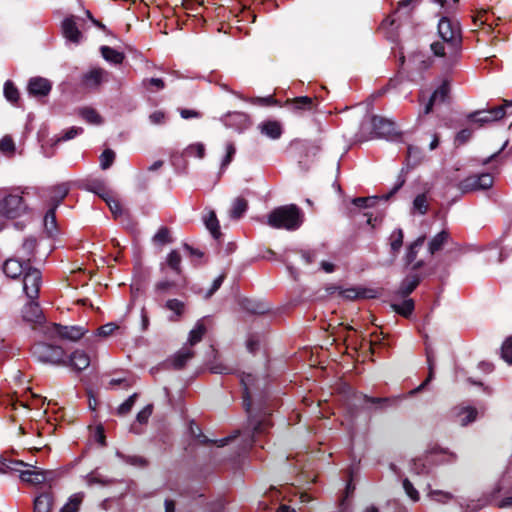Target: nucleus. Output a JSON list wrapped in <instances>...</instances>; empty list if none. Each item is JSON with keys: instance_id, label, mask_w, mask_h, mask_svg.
<instances>
[{"instance_id": "obj_1", "label": "nucleus", "mask_w": 512, "mask_h": 512, "mask_svg": "<svg viewBox=\"0 0 512 512\" xmlns=\"http://www.w3.org/2000/svg\"><path fill=\"white\" fill-rule=\"evenodd\" d=\"M242 386V405L248 415V426L252 437L265 433L272 423L269 419L271 410L267 406L268 393L266 381L250 373H243L240 378Z\"/></svg>"}, {"instance_id": "obj_2", "label": "nucleus", "mask_w": 512, "mask_h": 512, "mask_svg": "<svg viewBox=\"0 0 512 512\" xmlns=\"http://www.w3.org/2000/svg\"><path fill=\"white\" fill-rule=\"evenodd\" d=\"M267 218V224L274 229L296 230L302 224L301 210L295 204L279 206Z\"/></svg>"}, {"instance_id": "obj_3", "label": "nucleus", "mask_w": 512, "mask_h": 512, "mask_svg": "<svg viewBox=\"0 0 512 512\" xmlns=\"http://www.w3.org/2000/svg\"><path fill=\"white\" fill-rule=\"evenodd\" d=\"M438 34L453 52L462 46L461 26L458 21L442 17L438 22Z\"/></svg>"}, {"instance_id": "obj_4", "label": "nucleus", "mask_w": 512, "mask_h": 512, "mask_svg": "<svg viewBox=\"0 0 512 512\" xmlns=\"http://www.w3.org/2000/svg\"><path fill=\"white\" fill-rule=\"evenodd\" d=\"M32 354L43 363L55 365H66L64 360L65 351L61 346L49 344L46 342H37L32 348Z\"/></svg>"}, {"instance_id": "obj_5", "label": "nucleus", "mask_w": 512, "mask_h": 512, "mask_svg": "<svg viewBox=\"0 0 512 512\" xmlns=\"http://www.w3.org/2000/svg\"><path fill=\"white\" fill-rule=\"evenodd\" d=\"M88 333V329L81 325H62L52 323L46 328L45 334L48 338H59L61 340L78 341Z\"/></svg>"}, {"instance_id": "obj_6", "label": "nucleus", "mask_w": 512, "mask_h": 512, "mask_svg": "<svg viewBox=\"0 0 512 512\" xmlns=\"http://www.w3.org/2000/svg\"><path fill=\"white\" fill-rule=\"evenodd\" d=\"M494 179L490 173L470 175L459 182L458 189L463 193L487 190L493 186Z\"/></svg>"}, {"instance_id": "obj_7", "label": "nucleus", "mask_w": 512, "mask_h": 512, "mask_svg": "<svg viewBox=\"0 0 512 512\" xmlns=\"http://www.w3.org/2000/svg\"><path fill=\"white\" fill-rule=\"evenodd\" d=\"M512 106V102L505 101L504 105L496 106L487 110H477L467 115V119L471 122L483 126L486 123L494 122L502 119L506 115V107Z\"/></svg>"}, {"instance_id": "obj_8", "label": "nucleus", "mask_w": 512, "mask_h": 512, "mask_svg": "<svg viewBox=\"0 0 512 512\" xmlns=\"http://www.w3.org/2000/svg\"><path fill=\"white\" fill-rule=\"evenodd\" d=\"M26 208L23 197L18 194H9L0 200V214L6 218H17L26 211Z\"/></svg>"}, {"instance_id": "obj_9", "label": "nucleus", "mask_w": 512, "mask_h": 512, "mask_svg": "<svg viewBox=\"0 0 512 512\" xmlns=\"http://www.w3.org/2000/svg\"><path fill=\"white\" fill-rule=\"evenodd\" d=\"M41 284V271L33 266L26 268L23 275V291L28 299H38Z\"/></svg>"}, {"instance_id": "obj_10", "label": "nucleus", "mask_w": 512, "mask_h": 512, "mask_svg": "<svg viewBox=\"0 0 512 512\" xmlns=\"http://www.w3.org/2000/svg\"><path fill=\"white\" fill-rule=\"evenodd\" d=\"M371 123L372 131L378 138L396 140L401 136V133L396 130L395 123L391 120L375 115L372 117Z\"/></svg>"}, {"instance_id": "obj_11", "label": "nucleus", "mask_w": 512, "mask_h": 512, "mask_svg": "<svg viewBox=\"0 0 512 512\" xmlns=\"http://www.w3.org/2000/svg\"><path fill=\"white\" fill-rule=\"evenodd\" d=\"M21 317L24 322L34 325H41L45 322V316L37 299H29L21 309Z\"/></svg>"}, {"instance_id": "obj_12", "label": "nucleus", "mask_w": 512, "mask_h": 512, "mask_svg": "<svg viewBox=\"0 0 512 512\" xmlns=\"http://www.w3.org/2000/svg\"><path fill=\"white\" fill-rule=\"evenodd\" d=\"M285 106L294 113L304 111H316L318 107V97L298 96L285 101Z\"/></svg>"}, {"instance_id": "obj_13", "label": "nucleus", "mask_w": 512, "mask_h": 512, "mask_svg": "<svg viewBox=\"0 0 512 512\" xmlns=\"http://www.w3.org/2000/svg\"><path fill=\"white\" fill-rule=\"evenodd\" d=\"M28 267H30L29 263L24 262L17 256H13L4 261L2 270L8 278L16 280L24 275Z\"/></svg>"}, {"instance_id": "obj_14", "label": "nucleus", "mask_w": 512, "mask_h": 512, "mask_svg": "<svg viewBox=\"0 0 512 512\" xmlns=\"http://www.w3.org/2000/svg\"><path fill=\"white\" fill-rule=\"evenodd\" d=\"M27 90L28 93L35 98L46 97L52 90V83L44 77H32L28 82Z\"/></svg>"}, {"instance_id": "obj_15", "label": "nucleus", "mask_w": 512, "mask_h": 512, "mask_svg": "<svg viewBox=\"0 0 512 512\" xmlns=\"http://www.w3.org/2000/svg\"><path fill=\"white\" fill-rule=\"evenodd\" d=\"M352 398L356 403H369L372 404L375 410H383L387 407L392 406L395 402V398L390 397H371L360 392H353Z\"/></svg>"}, {"instance_id": "obj_16", "label": "nucleus", "mask_w": 512, "mask_h": 512, "mask_svg": "<svg viewBox=\"0 0 512 512\" xmlns=\"http://www.w3.org/2000/svg\"><path fill=\"white\" fill-rule=\"evenodd\" d=\"M223 122L225 126L235 129L239 132L247 129L250 126V118L246 113L243 112H229L224 116Z\"/></svg>"}, {"instance_id": "obj_17", "label": "nucleus", "mask_w": 512, "mask_h": 512, "mask_svg": "<svg viewBox=\"0 0 512 512\" xmlns=\"http://www.w3.org/2000/svg\"><path fill=\"white\" fill-rule=\"evenodd\" d=\"M62 34L72 43L78 44L82 39V32L79 30L74 16L66 17L62 21Z\"/></svg>"}, {"instance_id": "obj_18", "label": "nucleus", "mask_w": 512, "mask_h": 512, "mask_svg": "<svg viewBox=\"0 0 512 512\" xmlns=\"http://www.w3.org/2000/svg\"><path fill=\"white\" fill-rule=\"evenodd\" d=\"M54 503V493L51 486L37 495L33 501V512H51Z\"/></svg>"}, {"instance_id": "obj_19", "label": "nucleus", "mask_w": 512, "mask_h": 512, "mask_svg": "<svg viewBox=\"0 0 512 512\" xmlns=\"http://www.w3.org/2000/svg\"><path fill=\"white\" fill-rule=\"evenodd\" d=\"M36 249L37 239L34 236L26 237L21 247L17 250L16 256L24 262L29 263V266H32L31 263L35 257Z\"/></svg>"}, {"instance_id": "obj_20", "label": "nucleus", "mask_w": 512, "mask_h": 512, "mask_svg": "<svg viewBox=\"0 0 512 512\" xmlns=\"http://www.w3.org/2000/svg\"><path fill=\"white\" fill-rule=\"evenodd\" d=\"M339 295L347 300L373 299L377 297V291L370 288L350 287L341 289Z\"/></svg>"}, {"instance_id": "obj_21", "label": "nucleus", "mask_w": 512, "mask_h": 512, "mask_svg": "<svg viewBox=\"0 0 512 512\" xmlns=\"http://www.w3.org/2000/svg\"><path fill=\"white\" fill-rule=\"evenodd\" d=\"M90 362V356L85 351L76 350L70 355L69 361L66 362V365H69L73 370L80 372L89 367Z\"/></svg>"}, {"instance_id": "obj_22", "label": "nucleus", "mask_w": 512, "mask_h": 512, "mask_svg": "<svg viewBox=\"0 0 512 512\" xmlns=\"http://www.w3.org/2000/svg\"><path fill=\"white\" fill-rule=\"evenodd\" d=\"M422 276L415 273L408 274L401 282L398 294L402 297H408L420 284Z\"/></svg>"}, {"instance_id": "obj_23", "label": "nucleus", "mask_w": 512, "mask_h": 512, "mask_svg": "<svg viewBox=\"0 0 512 512\" xmlns=\"http://www.w3.org/2000/svg\"><path fill=\"white\" fill-rule=\"evenodd\" d=\"M452 413L456 420L462 425L466 426L469 423L476 420V417L478 415V411L474 407H455L452 410Z\"/></svg>"}, {"instance_id": "obj_24", "label": "nucleus", "mask_w": 512, "mask_h": 512, "mask_svg": "<svg viewBox=\"0 0 512 512\" xmlns=\"http://www.w3.org/2000/svg\"><path fill=\"white\" fill-rule=\"evenodd\" d=\"M258 128L263 135L273 140L279 139L283 133L280 122L276 120L264 121L259 124Z\"/></svg>"}, {"instance_id": "obj_25", "label": "nucleus", "mask_w": 512, "mask_h": 512, "mask_svg": "<svg viewBox=\"0 0 512 512\" xmlns=\"http://www.w3.org/2000/svg\"><path fill=\"white\" fill-rule=\"evenodd\" d=\"M240 306L251 314H265L270 309L266 303L251 298L241 299Z\"/></svg>"}, {"instance_id": "obj_26", "label": "nucleus", "mask_w": 512, "mask_h": 512, "mask_svg": "<svg viewBox=\"0 0 512 512\" xmlns=\"http://www.w3.org/2000/svg\"><path fill=\"white\" fill-rule=\"evenodd\" d=\"M70 186L69 183L58 184L51 189L50 207L58 208L62 201L69 194Z\"/></svg>"}, {"instance_id": "obj_27", "label": "nucleus", "mask_w": 512, "mask_h": 512, "mask_svg": "<svg viewBox=\"0 0 512 512\" xmlns=\"http://www.w3.org/2000/svg\"><path fill=\"white\" fill-rule=\"evenodd\" d=\"M47 472L44 470L34 469L22 471L20 478L23 482L31 485H39L46 481Z\"/></svg>"}, {"instance_id": "obj_28", "label": "nucleus", "mask_w": 512, "mask_h": 512, "mask_svg": "<svg viewBox=\"0 0 512 512\" xmlns=\"http://www.w3.org/2000/svg\"><path fill=\"white\" fill-rule=\"evenodd\" d=\"M449 239L450 233L447 230H442L441 232L437 233L428 244L429 253L434 255L442 250L445 244L448 243Z\"/></svg>"}, {"instance_id": "obj_29", "label": "nucleus", "mask_w": 512, "mask_h": 512, "mask_svg": "<svg viewBox=\"0 0 512 512\" xmlns=\"http://www.w3.org/2000/svg\"><path fill=\"white\" fill-rule=\"evenodd\" d=\"M403 239H404V233L401 228L395 229L391 233V235H390V254H391L390 263H392L396 259L397 255L403 245Z\"/></svg>"}, {"instance_id": "obj_30", "label": "nucleus", "mask_w": 512, "mask_h": 512, "mask_svg": "<svg viewBox=\"0 0 512 512\" xmlns=\"http://www.w3.org/2000/svg\"><path fill=\"white\" fill-rule=\"evenodd\" d=\"M100 52L106 61L115 65L122 64L125 60V54L123 52H119L109 46H101Z\"/></svg>"}, {"instance_id": "obj_31", "label": "nucleus", "mask_w": 512, "mask_h": 512, "mask_svg": "<svg viewBox=\"0 0 512 512\" xmlns=\"http://www.w3.org/2000/svg\"><path fill=\"white\" fill-rule=\"evenodd\" d=\"M204 223L206 228L210 231L213 238L219 240L222 236L220 231L219 221L214 211H210L208 215L204 218Z\"/></svg>"}, {"instance_id": "obj_32", "label": "nucleus", "mask_w": 512, "mask_h": 512, "mask_svg": "<svg viewBox=\"0 0 512 512\" xmlns=\"http://www.w3.org/2000/svg\"><path fill=\"white\" fill-rule=\"evenodd\" d=\"M104 71L100 68L93 69L85 73L82 77V83L86 87H98L102 82Z\"/></svg>"}, {"instance_id": "obj_33", "label": "nucleus", "mask_w": 512, "mask_h": 512, "mask_svg": "<svg viewBox=\"0 0 512 512\" xmlns=\"http://www.w3.org/2000/svg\"><path fill=\"white\" fill-rule=\"evenodd\" d=\"M426 237L424 235L419 236L416 240H414L407 249L405 255V261L407 265H411L417 258L418 251L422 247L425 242Z\"/></svg>"}, {"instance_id": "obj_34", "label": "nucleus", "mask_w": 512, "mask_h": 512, "mask_svg": "<svg viewBox=\"0 0 512 512\" xmlns=\"http://www.w3.org/2000/svg\"><path fill=\"white\" fill-rule=\"evenodd\" d=\"M451 92V84L449 79H444L440 86L434 90L431 97L439 103H444L450 95Z\"/></svg>"}, {"instance_id": "obj_35", "label": "nucleus", "mask_w": 512, "mask_h": 512, "mask_svg": "<svg viewBox=\"0 0 512 512\" xmlns=\"http://www.w3.org/2000/svg\"><path fill=\"white\" fill-rule=\"evenodd\" d=\"M423 158V151L419 147L413 145L408 146L406 160L409 167H415L419 165Z\"/></svg>"}, {"instance_id": "obj_36", "label": "nucleus", "mask_w": 512, "mask_h": 512, "mask_svg": "<svg viewBox=\"0 0 512 512\" xmlns=\"http://www.w3.org/2000/svg\"><path fill=\"white\" fill-rule=\"evenodd\" d=\"M194 352L191 349L183 348L177 352L173 358V367L180 370L185 367L186 363L193 358Z\"/></svg>"}, {"instance_id": "obj_37", "label": "nucleus", "mask_w": 512, "mask_h": 512, "mask_svg": "<svg viewBox=\"0 0 512 512\" xmlns=\"http://www.w3.org/2000/svg\"><path fill=\"white\" fill-rule=\"evenodd\" d=\"M182 257L177 250H172L166 259V265L176 274L181 275L183 270L181 267Z\"/></svg>"}, {"instance_id": "obj_38", "label": "nucleus", "mask_w": 512, "mask_h": 512, "mask_svg": "<svg viewBox=\"0 0 512 512\" xmlns=\"http://www.w3.org/2000/svg\"><path fill=\"white\" fill-rule=\"evenodd\" d=\"M248 209V202L243 197H237L230 211V217L232 219H240Z\"/></svg>"}, {"instance_id": "obj_39", "label": "nucleus", "mask_w": 512, "mask_h": 512, "mask_svg": "<svg viewBox=\"0 0 512 512\" xmlns=\"http://www.w3.org/2000/svg\"><path fill=\"white\" fill-rule=\"evenodd\" d=\"M164 307L170 311H172L176 318H170L171 321H176L178 320L179 318H181L183 316V314L185 313V304L184 302L176 299V298H173V299H169L166 301Z\"/></svg>"}, {"instance_id": "obj_40", "label": "nucleus", "mask_w": 512, "mask_h": 512, "mask_svg": "<svg viewBox=\"0 0 512 512\" xmlns=\"http://www.w3.org/2000/svg\"><path fill=\"white\" fill-rule=\"evenodd\" d=\"M84 494L79 492L69 497L68 502L60 509V512H78L83 502Z\"/></svg>"}, {"instance_id": "obj_41", "label": "nucleus", "mask_w": 512, "mask_h": 512, "mask_svg": "<svg viewBox=\"0 0 512 512\" xmlns=\"http://www.w3.org/2000/svg\"><path fill=\"white\" fill-rule=\"evenodd\" d=\"M391 307L397 314L408 318L413 313L415 304L413 299H405L401 304H392Z\"/></svg>"}, {"instance_id": "obj_42", "label": "nucleus", "mask_w": 512, "mask_h": 512, "mask_svg": "<svg viewBox=\"0 0 512 512\" xmlns=\"http://www.w3.org/2000/svg\"><path fill=\"white\" fill-rule=\"evenodd\" d=\"M426 359H427L428 370H429L428 376L422 384H420L417 388H415L414 390L411 391L412 394L420 392L434 378L435 363H434L433 353L431 351H428V350L426 351Z\"/></svg>"}, {"instance_id": "obj_43", "label": "nucleus", "mask_w": 512, "mask_h": 512, "mask_svg": "<svg viewBox=\"0 0 512 512\" xmlns=\"http://www.w3.org/2000/svg\"><path fill=\"white\" fill-rule=\"evenodd\" d=\"M56 210L57 208L50 207L44 217V226L49 235L57 231Z\"/></svg>"}, {"instance_id": "obj_44", "label": "nucleus", "mask_w": 512, "mask_h": 512, "mask_svg": "<svg viewBox=\"0 0 512 512\" xmlns=\"http://www.w3.org/2000/svg\"><path fill=\"white\" fill-rule=\"evenodd\" d=\"M80 116L88 123L99 125L103 122L100 114L91 107H85L80 110Z\"/></svg>"}, {"instance_id": "obj_45", "label": "nucleus", "mask_w": 512, "mask_h": 512, "mask_svg": "<svg viewBox=\"0 0 512 512\" xmlns=\"http://www.w3.org/2000/svg\"><path fill=\"white\" fill-rule=\"evenodd\" d=\"M4 96L12 104H16L20 99L18 88L10 80H7L4 84Z\"/></svg>"}, {"instance_id": "obj_46", "label": "nucleus", "mask_w": 512, "mask_h": 512, "mask_svg": "<svg viewBox=\"0 0 512 512\" xmlns=\"http://www.w3.org/2000/svg\"><path fill=\"white\" fill-rule=\"evenodd\" d=\"M173 239L170 235V230L166 226H162L157 233L153 236V242L156 245L163 246L172 243Z\"/></svg>"}, {"instance_id": "obj_47", "label": "nucleus", "mask_w": 512, "mask_h": 512, "mask_svg": "<svg viewBox=\"0 0 512 512\" xmlns=\"http://www.w3.org/2000/svg\"><path fill=\"white\" fill-rule=\"evenodd\" d=\"M207 329L206 326L202 322H197L196 326L189 333V343L190 345H195L200 342L205 335Z\"/></svg>"}, {"instance_id": "obj_48", "label": "nucleus", "mask_w": 512, "mask_h": 512, "mask_svg": "<svg viewBox=\"0 0 512 512\" xmlns=\"http://www.w3.org/2000/svg\"><path fill=\"white\" fill-rule=\"evenodd\" d=\"M176 287L177 284L175 281L161 280L154 285V292L157 295H164L166 293H172Z\"/></svg>"}, {"instance_id": "obj_49", "label": "nucleus", "mask_w": 512, "mask_h": 512, "mask_svg": "<svg viewBox=\"0 0 512 512\" xmlns=\"http://www.w3.org/2000/svg\"><path fill=\"white\" fill-rule=\"evenodd\" d=\"M115 152L112 149H105L100 155V167L102 170L109 169L115 161Z\"/></svg>"}, {"instance_id": "obj_50", "label": "nucleus", "mask_w": 512, "mask_h": 512, "mask_svg": "<svg viewBox=\"0 0 512 512\" xmlns=\"http://www.w3.org/2000/svg\"><path fill=\"white\" fill-rule=\"evenodd\" d=\"M379 199L378 196L356 197L352 200V203L358 208H369L374 207Z\"/></svg>"}, {"instance_id": "obj_51", "label": "nucleus", "mask_w": 512, "mask_h": 512, "mask_svg": "<svg viewBox=\"0 0 512 512\" xmlns=\"http://www.w3.org/2000/svg\"><path fill=\"white\" fill-rule=\"evenodd\" d=\"M120 457L125 463L136 467L144 468L149 464L146 458L138 455H120Z\"/></svg>"}, {"instance_id": "obj_52", "label": "nucleus", "mask_w": 512, "mask_h": 512, "mask_svg": "<svg viewBox=\"0 0 512 512\" xmlns=\"http://www.w3.org/2000/svg\"><path fill=\"white\" fill-rule=\"evenodd\" d=\"M15 143L10 135H5L0 140V151L5 155H12L15 152Z\"/></svg>"}, {"instance_id": "obj_53", "label": "nucleus", "mask_w": 512, "mask_h": 512, "mask_svg": "<svg viewBox=\"0 0 512 512\" xmlns=\"http://www.w3.org/2000/svg\"><path fill=\"white\" fill-rule=\"evenodd\" d=\"M501 358L508 364H512V336L505 339L501 346Z\"/></svg>"}, {"instance_id": "obj_54", "label": "nucleus", "mask_w": 512, "mask_h": 512, "mask_svg": "<svg viewBox=\"0 0 512 512\" xmlns=\"http://www.w3.org/2000/svg\"><path fill=\"white\" fill-rule=\"evenodd\" d=\"M138 397V394L137 393H134L132 394L131 396L128 397V399H126L117 409V414L120 415V416H124L126 414H128L132 407L134 406L135 402H136V399Z\"/></svg>"}, {"instance_id": "obj_55", "label": "nucleus", "mask_w": 512, "mask_h": 512, "mask_svg": "<svg viewBox=\"0 0 512 512\" xmlns=\"http://www.w3.org/2000/svg\"><path fill=\"white\" fill-rule=\"evenodd\" d=\"M413 207L422 215L428 212L427 197L424 193L415 197L413 201Z\"/></svg>"}, {"instance_id": "obj_56", "label": "nucleus", "mask_w": 512, "mask_h": 512, "mask_svg": "<svg viewBox=\"0 0 512 512\" xmlns=\"http://www.w3.org/2000/svg\"><path fill=\"white\" fill-rule=\"evenodd\" d=\"M184 153L187 156L203 158L205 155V146L202 143L191 144L185 149Z\"/></svg>"}, {"instance_id": "obj_57", "label": "nucleus", "mask_w": 512, "mask_h": 512, "mask_svg": "<svg viewBox=\"0 0 512 512\" xmlns=\"http://www.w3.org/2000/svg\"><path fill=\"white\" fill-rule=\"evenodd\" d=\"M83 128L82 127H70L69 129L65 130L62 135L57 139L56 142H61V141H68V140H71L73 138H75L77 135H80L83 133Z\"/></svg>"}, {"instance_id": "obj_58", "label": "nucleus", "mask_w": 512, "mask_h": 512, "mask_svg": "<svg viewBox=\"0 0 512 512\" xmlns=\"http://www.w3.org/2000/svg\"><path fill=\"white\" fill-rule=\"evenodd\" d=\"M116 329H118V325H116L115 323H106L97 328L94 335L99 337H107L111 335Z\"/></svg>"}, {"instance_id": "obj_59", "label": "nucleus", "mask_w": 512, "mask_h": 512, "mask_svg": "<svg viewBox=\"0 0 512 512\" xmlns=\"http://www.w3.org/2000/svg\"><path fill=\"white\" fill-rule=\"evenodd\" d=\"M403 489H404L405 493L407 494V496L411 500H413V501L419 500L420 496H419L418 491L415 489L413 484L407 478L403 480Z\"/></svg>"}, {"instance_id": "obj_60", "label": "nucleus", "mask_w": 512, "mask_h": 512, "mask_svg": "<svg viewBox=\"0 0 512 512\" xmlns=\"http://www.w3.org/2000/svg\"><path fill=\"white\" fill-rule=\"evenodd\" d=\"M189 428H190V432H191V434H192L195 438H197V439L199 440V442H200V443H202V444H209L210 439H209L206 435H204V434L202 433V431H201L200 427H199V426H197V425L195 424V422H194V421H191V423H190V427H189Z\"/></svg>"}, {"instance_id": "obj_61", "label": "nucleus", "mask_w": 512, "mask_h": 512, "mask_svg": "<svg viewBox=\"0 0 512 512\" xmlns=\"http://www.w3.org/2000/svg\"><path fill=\"white\" fill-rule=\"evenodd\" d=\"M473 131L469 128H464L460 130L455 136V144L463 145L469 141L472 137Z\"/></svg>"}, {"instance_id": "obj_62", "label": "nucleus", "mask_w": 512, "mask_h": 512, "mask_svg": "<svg viewBox=\"0 0 512 512\" xmlns=\"http://www.w3.org/2000/svg\"><path fill=\"white\" fill-rule=\"evenodd\" d=\"M210 371L214 374H232L234 369L224 363H212Z\"/></svg>"}, {"instance_id": "obj_63", "label": "nucleus", "mask_w": 512, "mask_h": 512, "mask_svg": "<svg viewBox=\"0 0 512 512\" xmlns=\"http://www.w3.org/2000/svg\"><path fill=\"white\" fill-rule=\"evenodd\" d=\"M91 190L98 194L102 199L108 197L105 183L102 180H94L91 184Z\"/></svg>"}, {"instance_id": "obj_64", "label": "nucleus", "mask_w": 512, "mask_h": 512, "mask_svg": "<svg viewBox=\"0 0 512 512\" xmlns=\"http://www.w3.org/2000/svg\"><path fill=\"white\" fill-rule=\"evenodd\" d=\"M153 405L149 404L145 406L141 411L137 413L136 419L140 424L147 423L149 417L152 415Z\"/></svg>"}]
</instances>
